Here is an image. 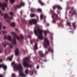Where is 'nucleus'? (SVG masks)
<instances>
[{
  "label": "nucleus",
  "mask_w": 77,
  "mask_h": 77,
  "mask_svg": "<svg viewBox=\"0 0 77 77\" xmlns=\"http://www.w3.org/2000/svg\"><path fill=\"white\" fill-rule=\"evenodd\" d=\"M12 34L13 35V41H12V38L11 36H9L8 38V39L12 42V44H17V42L16 41V39L17 38V39L19 41H20L21 39H24V36L22 34H21L20 35V36H18L17 35H16L15 32H11Z\"/></svg>",
  "instance_id": "nucleus-1"
},
{
  "label": "nucleus",
  "mask_w": 77,
  "mask_h": 77,
  "mask_svg": "<svg viewBox=\"0 0 77 77\" xmlns=\"http://www.w3.org/2000/svg\"><path fill=\"white\" fill-rule=\"evenodd\" d=\"M14 68L15 70H19L20 72L19 75L21 77H26V75L24 74L23 72V67L21 63H19L17 65H15L14 66Z\"/></svg>",
  "instance_id": "nucleus-2"
},
{
  "label": "nucleus",
  "mask_w": 77,
  "mask_h": 77,
  "mask_svg": "<svg viewBox=\"0 0 77 77\" xmlns=\"http://www.w3.org/2000/svg\"><path fill=\"white\" fill-rule=\"evenodd\" d=\"M34 32L35 35L38 36V38L37 39V41H39V39H43V37L42 34V30L40 29L39 28H38L37 31L36 30V29L34 30Z\"/></svg>",
  "instance_id": "nucleus-3"
},
{
  "label": "nucleus",
  "mask_w": 77,
  "mask_h": 77,
  "mask_svg": "<svg viewBox=\"0 0 77 77\" xmlns=\"http://www.w3.org/2000/svg\"><path fill=\"white\" fill-rule=\"evenodd\" d=\"M9 14L10 15H11V17H9V16H8V14L6 13L5 14V16H4L5 18L7 19L6 20V21L8 23H11V22L9 21V19H12V18H13V16H14V13L12 12H10Z\"/></svg>",
  "instance_id": "nucleus-4"
},
{
  "label": "nucleus",
  "mask_w": 77,
  "mask_h": 77,
  "mask_svg": "<svg viewBox=\"0 0 77 77\" xmlns=\"http://www.w3.org/2000/svg\"><path fill=\"white\" fill-rule=\"evenodd\" d=\"M27 60H29V58L28 57L25 58L23 59V65L24 67H30L32 68V65H29L27 63Z\"/></svg>",
  "instance_id": "nucleus-5"
},
{
  "label": "nucleus",
  "mask_w": 77,
  "mask_h": 77,
  "mask_svg": "<svg viewBox=\"0 0 77 77\" xmlns=\"http://www.w3.org/2000/svg\"><path fill=\"white\" fill-rule=\"evenodd\" d=\"M52 17L53 18L52 22L54 23H56V20H59L60 19L59 17H58V15L54 13H53L52 15Z\"/></svg>",
  "instance_id": "nucleus-6"
},
{
  "label": "nucleus",
  "mask_w": 77,
  "mask_h": 77,
  "mask_svg": "<svg viewBox=\"0 0 77 77\" xmlns=\"http://www.w3.org/2000/svg\"><path fill=\"white\" fill-rule=\"evenodd\" d=\"M45 44H44V47L45 48H47L48 46L50 45V43H49V41L48 40L47 38H45Z\"/></svg>",
  "instance_id": "nucleus-7"
},
{
  "label": "nucleus",
  "mask_w": 77,
  "mask_h": 77,
  "mask_svg": "<svg viewBox=\"0 0 77 77\" xmlns=\"http://www.w3.org/2000/svg\"><path fill=\"white\" fill-rule=\"evenodd\" d=\"M37 20L35 19H32L30 20L29 22V23L30 24V25H32V24H36V23Z\"/></svg>",
  "instance_id": "nucleus-8"
},
{
  "label": "nucleus",
  "mask_w": 77,
  "mask_h": 77,
  "mask_svg": "<svg viewBox=\"0 0 77 77\" xmlns=\"http://www.w3.org/2000/svg\"><path fill=\"white\" fill-rule=\"evenodd\" d=\"M0 7H1L2 10H5V8H7V4L4 3L3 5L0 2Z\"/></svg>",
  "instance_id": "nucleus-9"
},
{
  "label": "nucleus",
  "mask_w": 77,
  "mask_h": 77,
  "mask_svg": "<svg viewBox=\"0 0 77 77\" xmlns=\"http://www.w3.org/2000/svg\"><path fill=\"white\" fill-rule=\"evenodd\" d=\"M4 44V43H2V45H3V46H4V47H6V46L7 45H9L10 46L11 48H13V46H12V45L11 44L9 43V42H7L5 44V45Z\"/></svg>",
  "instance_id": "nucleus-10"
},
{
  "label": "nucleus",
  "mask_w": 77,
  "mask_h": 77,
  "mask_svg": "<svg viewBox=\"0 0 77 77\" xmlns=\"http://www.w3.org/2000/svg\"><path fill=\"white\" fill-rule=\"evenodd\" d=\"M53 9H55L56 8H58L59 10L62 9V8L59 5H55L53 7Z\"/></svg>",
  "instance_id": "nucleus-11"
},
{
  "label": "nucleus",
  "mask_w": 77,
  "mask_h": 77,
  "mask_svg": "<svg viewBox=\"0 0 77 77\" xmlns=\"http://www.w3.org/2000/svg\"><path fill=\"white\" fill-rule=\"evenodd\" d=\"M24 3L23 2H21V4L19 5V6L18 5H15L14 6V8L15 9H17V8H21L22 6H24Z\"/></svg>",
  "instance_id": "nucleus-12"
},
{
  "label": "nucleus",
  "mask_w": 77,
  "mask_h": 77,
  "mask_svg": "<svg viewBox=\"0 0 77 77\" xmlns=\"http://www.w3.org/2000/svg\"><path fill=\"white\" fill-rule=\"evenodd\" d=\"M2 67H3L4 70H6L7 69V66L5 64H2L0 65V68H2Z\"/></svg>",
  "instance_id": "nucleus-13"
},
{
  "label": "nucleus",
  "mask_w": 77,
  "mask_h": 77,
  "mask_svg": "<svg viewBox=\"0 0 77 77\" xmlns=\"http://www.w3.org/2000/svg\"><path fill=\"white\" fill-rule=\"evenodd\" d=\"M38 53L39 55H40V56L42 57H44V56H45V54H43L42 51H39L38 52Z\"/></svg>",
  "instance_id": "nucleus-14"
},
{
  "label": "nucleus",
  "mask_w": 77,
  "mask_h": 77,
  "mask_svg": "<svg viewBox=\"0 0 77 77\" xmlns=\"http://www.w3.org/2000/svg\"><path fill=\"white\" fill-rule=\"evenodd\" d=\"M68 9H71V10L69 12V14H70V13H71V12H72V13H73V11H75L74 10V7H69L68 8Z\"/></svg>",
  "instance_id": "nucleus-15"
},
{
  "label": "nucleus",
  "mask_w": 77,
  "mask_h": 77,
  "mask_svg": "<svg viewBox=\"0 0 77 77\" xmlns=\"http://www.w3.org/2000/svg\"><path fill=\"white\" fill-rule=\"evenodd\" d=\"M19 50L18 48H17L15 51V54L16 56L19 55Z\"/></svg>",
  "instance_id": "nucleus-16"
},
{
  "label": "nucleus",
  "mask_w": 77,
  "mask_h": 77,
  "mask_svg": "<svg viewBox=\"0 0 77 77\" xmlns=\"http://www.w3.org/2000/svg\"><path fill=\"white\" fill-rule=\"evenodd\" d=\"M38 2L41 6H44V3L41 0H38Z\"/></svg>",
  "instance_id": "nucleus-17"
},
{
  "label": "nucleus",
  "mask_w": 77,
  "mask_h": 77,
  "mask_svg": "<svg viewBox=\"0 0 77 77\" xmlns=\"http://www.w3.org/2000/svg\"><path fill=\"white\" fill-rule=\"evenodd\" d=\"M73 13H72L71 14V16H72L74 14L76 16H77V12H76V11L75 10H73Z\"/></svg>",
  "instance_id": "nucleus-18"
},
{
  "label": "nucleus",
  "mask_w": 77,
  "mask_h": 77,
  "mask_svg": "<svg viewBox=\"0 0 77 77\" xmlns=\"http://www.w3.org/2000/svg\"><path fill=\"white\" fill-rule=\"evenodd\" d=\"M48 51H50L51 53H53V49L51 47H49L48 49Z\"/></svg>",
  "instance_id": "nucleus-19"
},
{
  "label": "nucleus",
  "mask_w": 77,
  "mask_h": 77,
  "mask_svg": "<svg viewBox=\"0 0 77 77\" xmlns=\"http://www.w3.org/2000/svg\"><path fill=\"white\" fill-rule=\"evenodd\" d=\"M73 27L74 29H75V28H76V25L75 24V22H73L72 23Z\"/></svg>",
  "instance_id": "nucleus-20"
},
{
  "label": "nucleus",
  "mask_w": 77,
  "mask_h": 77,
  "mask_svg": "<svg viewBox=\"0 0 77 77\" xmlns=\"http://www.w3.org/2000/svg\"><path fill=\"white\" fill-rule=\"evenodd\" d=\"M35 48L36 49H38V44L37 43H35Z\"/></svg>",
  "instance_id": "nucleus-21"
},
{
  "label": "nucleus",
  "mask_w": 77,
  "mask_h": 77,
  "mask_svg": "<svg viewBox=\"0 0 77 77\" xmlns=\"http://www.w3.org/2000/svg\"><path fill=\"white\" fill-rule=\"evenodd\" d=\"M11 26L13 27H14L15 26V23L13 22L11 24Z\"/></svg>",
  "instance_id": "nucleus-22"
},
{
  "label": "nucleus",
  "mask_w": 77,
  "mask_h": 77,
  "mask_svg": "<svg viewBox=\"0 0 77 77\" xmlns=\"http://www.w3.org/2000/svg\"><path fill=\"white\" fill-rule=\"evenodd\" d=\"M29 70L28 69H27L25 71V72L26 73V74H28V72H29Z\"/></svg>",
  "instance_id": "nucleus-23"
},
{
  "label": "nucleus",
  "mask_w": 77,
  "mask_h": 77,
  "mask_svg": "<svg viewBox=\"0 0 77 77\" xmlns=\"http://www.w3.org/2000/svg\"><path fill=\"white\" fill-rule=\"evenodd\" d=\"M35 9L33 8H31V12H35Z\"/></svg>",
  "instance_id": "nucleus-24"
},
{
  "label": "nucleus",
  "mask_w": 77,
  "mask_h": 77,
  "mask_svg": "<svg viewBox=\"0 0 77 77\" xmlns=\"http://www.w3.org/2000/svg\"><path fill=\"white\" fill-rule=\"evenodd\" d=\"M47 33H48V31H44V33H45V36H47Z\"/></svg>",
  "instance_id": "nucleus-25"
},
{
  "label": "nucleus",
  "mask_w": 77,
  "mask_h": 77,
  "mask_svg": "<svg viewBox=\"0 0 77 77\" xmlns=\"http://www.w3.org/2000/svg\"><path fill=\"white\" fill-rule=\"evenodd\" d=\"M37 11L38 12H42V10L41 9L38 8L37 9Z\"/></svg>",
  "instance_id": "nucleus-26"
},
{
  "label": "nucleus",
  "mask_w": 77,
  "mask_h": 77,
  "mask_svg": "<svg viewBox=\"0 0 77 77\" xmlns=\"http://www.w3.org/2000/svg\"><path fill=\"white\" fill-rule=\"evenodd\" d=\"M2 23L0 22V30L2 29ZM1 33V32H0V34Z\"/></svg>",
  "instance_id": "nucleus-27"
},
{
  "label": "nucleus",
  "mask_w": 77,
  "mask_h": 77,
  "mask_svg": "<svg viewBox=\"0 0 77 77\" xmlns=\"http://www.w3.org/2000/svg\"><path fill=\"white\" fill-rule=\"evenodd\" d=\"M44 17V15L42 14H41L40 15V19L41 20H42Z\"/></svg>",
  "instance_id": "nucleus-28"
},
{
  "label": "nucleus",
  "mask_w": 77,
  "mask_h": 77,
  "mask_svg": "<svg viewBox=\"0 0 77 77\" xmlns=\"http://www.w3.org/2000/svg\"><path fill=\"white\" fill-rule=\"evenodd\" d=\"M7 60H9L11 61V60H12V58H11L10 57H9L7 58Z\"/></svg>",
  "instance_id": "nucleus-29"
},
{
  "label": "nucleus",
  "mask_w": 77,
  "mask_h": 77,
  "mask_svg": "<svg viewBox=\"0 0 77 77\" xmlns=\"http://www.w3.org/2000/svg\"><path fill=\"white\" fill-rule=\"evenodd\" d=\"M67 24L69 26V27H71V23L69 22H67Z\"/></svg>",
  "instance_id": "nucleus-30"
},
{
  "label": "nucleus",
  "mask_w": 77,
  "mask_h": 77,
  "mask_svg": "<svg viewBox=\"0 0 77 77\" xmlns=\"http://www.w3.org/2000/svg\"><path fill=\"white\" fill-rule=\"evenodd\" d=\"M15 2V0H10V2L11 3H13Z\"/></svg>",
  "instance_id": "nucleus-31"
},
{
  "label": "nucleus",
  "mask_w": 77,
  "mask_h": 77,
  "mask_svg": "<svg viewBox=\"0 0 77 77\" xmlns=\"http://www.w3.org/2000/svg\"><path fill=\"white\" fill-rule=\"evenodd\" d=\"M3 34H5V33H7V31H2Z\"/></svg>",
  "instance_id": "nucleus-32"
},
{
  "label": "nucleus",
  "mask_w": 77,
  "mask_h": 77,
  "mask_svg": "<svg viewBox=\"0 0 77 77\" xmlns=\"http://www.w3.org/2000/svg\"><path fill=\"white\" fill-rule=\"evenodd\" d=\"M35 14H32L31 15V17H35Z\"/></svg>",
  "instance_id": "nucleus-33"
},
{
  "label": "nucleus",
  "mask_w": 77,
  "mask_h": 77,
  "mask_svg": "<svg viewBox=\"0 0 77 77\" xmlns=\"http://www.w3.org/2000/svg\"><path fill=\"white\" fill-rule=\"evenodd\" d=\"M33 41H34V40H30V43H31V44H32V42H33Z\"/></svg>",
  "instance_id": "nucleus-34"
},
{
  "label": "nucleus",
  "mask_w": 77,
  "mask_h": 77,
  "mask_svg": "<svg viewBox=\"0 0 77 77\" xmlns=\"http://www.w3.org/2000/svg\"><path fill=\"white\" fill-rule=\"evenodd\" d=\"M12 77H15V73H13L12 75Z\"/></svg>",
  "instance_id": "nucleus-35"
},
{
  "label": "nucleus",
  "mask_w": 77,
  "mask_h": 77,
  "mask_svg": "<svg viewBox=\"0 0 77 77\" xmlns=\"http://www.w3.org/2000/svg\"><path fill=\"white\" fill-rule=\"evenodd\" d=\"M14 64H15V62H13L12 63H11V65H14Z\"/></svg>",
  "instance_id": "nucleus-36"
},
{
  "label": "nucleus",
  "mask_w": 77,
  "mask_h": 77,
  "mask_svg": "<svg viewBox=\"0 0 77 77\" xmlns=\"http://www.w3.org/2000/svg\"><path fill=\"white\" fill-rule=\"evenodd\" d=\"M48 51H46L45 52V54H48Z\"/></svg>",
  "instance_id": "nucleus-37"
},
{
  "label": "nucleus",
  "mask_w": 77,
  "mask_h": 77,
  "mask_svg": "<svg viewBox=\"0 0 77 77\" xmlns=\"http://www.w3.org/2000/svg\"><path fill=\"white\" fill-rule=\"evenodd\" d=\"M30 74H31V75H33V71L31 72Z\"/></svg>",
  "instance_id": "nucleus-38"
},
{
  "label": "nucleus",
  "mask_w": 77,
  "mask_h": 77,
  "mask_svg": "<svg viewBox=\"0 0 77 77\" xmlns=\"http://www.w3.org/2000/svg\"><path fill=\"white\" fill-rule=\"evenodd\" d=\"M27 36L29 38H31V36H30V35H27Z\"/></svg>",
  "instance_id": "nucleus-39"
},
{
  "label": "nucleus",
  "mask_w": 77,
  "mask_h": 77,
  "mask_svg": "<svg viewBox=\"0 0 77 77\" xmlns=\"http://www.w3.org/2000/svg\"><path fill=\"white\" fill-rule=\"evenodd\" d=\"M39 65H38L36 67V68L37 69H39Z\"/></svg>",
  "instance_id": "nucleus-40"
},
{
  "label": "nucleus",
  "mask_w": 77,
  "mask_h": 77,
  "mask_svg": "<svg viewBox=\"0 0 77 77\" xmlns=\"http://www.w3.org/2000/svg\"><path fill=\"white\" fill-rule=\"evenodd\" d=\"M3 29H6V27H5V26H3Z\"/></svg>",
  "instance_id": "nucleus-41"
},
{
  "label": "nucleus",
  "mask_w": 77,
  "mask_h": 77,
  "mask_svg": "<svg viewBox=\"0 0 77 77\" xmlns=\"http://www.w3.org/2000/svg\"><path fill=\"white\" fill-rule=\"evenodd\" d=\"M4 38L5 39H6V36L5 35L4 36Z\"/></svg>",
  "instance_id": "nucleus-42"
},
{
  "label": "nucleus",
  "mask_w": 77,
  "mask_h": 77,
  "mask_svg": "<svg viewBox=\"0 0 77 77\" xmlns=\"http://www.w3.org/2000/svg\"><path fill=\"white\" fill-rule=\"evenodd\" d=\"M2 62V59H0V62Z\"/></svg>",
  "instance_id": "nucleus-43"
},
{
  "label": "nucleus",
  "mask_w": 77,
  "mask_h": 77,
  "mask_svg": "<svg viewBox=\"0 0 77 77\" xmlns=\"http://www.w3.org/2000/svg\"><path fill=\"white\" fill-rule=\"evenodd\" d=\"M5 1L6 2H8V0H5Z\"/></svg>",
  "instance_id": "nucleus-44"
},
{
  "label": "nucleus",
  "mask_w": 77,
  "mask_h": 77,
  "mask_svg": "<svg viewBox=\"0 0 77 77\" xmlns=\"http://www.w3.org/2000/svg\"><path fill=\"white\" fill-rule=\"evenodd\" d=\"M47 26H49V24L48 23L47 24Z\"/></svg>",
  "instance_id": "nucleus-45"
},
{
  "label": "nucleus",
  "mask_w": 77,
  "mask_h": 77,
  "mask_svg": "<svg viewBox=\"0 0 77 77\" xmlns=\"http://www.w3.org/2000/svg\"><path fill=\"white\" fill-rule=\"evenodd\" d=\"M15 30H16V31H18V29H15Z\"/></svg>",
  "instance_id": "nucleus-46"
},
{
  "label": "nucleus",
  "mask_w": 77,
  "mask_h": 77,
  "mask_svg": "<svg viewBox=\"0 0 77 77\" xmlns=\"http://www.w3.org/2000/svg\"><path fill=\"white\" fill-rule=\"evenodd\" d=\"M6 51H7V50H6V49H5V53H6Z\"/></svg>",
  "instance_id": "nucleus-47"
},
{
  "label": "nucleus",
  "mask_w": 77,
  "mask_h": 77,
  "mask_svg": "<svg viewBox=\"0 0 77 77\" xmlns=\"http://www.w3.org/2000/svg\"><path fill=\"white\" fill-rule=\"evenodd\" d=\"M2 53V51L1 50V49H0V53Z\"/></svg>",
  "instance_id": "nucleus-48"
},
{
  "label": "nucleus",
  "mask_w": 77,
  "mask_h": 77,
  "mask_svg": "<svg viewBox=\"0 0 77 77\" xmlns=\"http://www.w3.org/2000/svg\"><path fill=\"white\" fill-rule=\"evenodd\" d=\"M11 56V57H12V58L13 57V56H14V55H12Z\"/></svg>",
  "instance_id": "nucleus-49"
},
{
  "label": "nucleus",
  "mask_w": 77,
  "mask_h": 77,
  "mask_svg": "<svg viewBox=\"0 0 77 77\" xmlns=\"http://www.w3.org/2000/svg\"><path fill=\"white\" fill-rule=\"evenodd\" d=\"M2 13V11L1 10H0V14H1Z\"/></svg>",
  "instance_id": "nucleus-50"
},
{
  "label": "nucleus",
  "mask_w": 77,
  "mask_h": 77,
  "mask_svg": "<svg viewBox=\"0 0 77 77\" xmlns=\"http://www.w3.org/2000/svg\"><path fill=\"white\" fill-rule=\"evenodd\" d=\"M44 61V62H47V60H45Z\"/></svg>",
  "instance_id": "nucleus-51"
},
{
  "label": "nucleus",
  "mask_w": 77,
  "mask_h": 77,
  "mask_svg": "<svg viewBox=\"0 0 77 77\" xmlns=\"http://www.w3.org/2000/svg\"><path fill=\"white\" fill-rule=\"evenodd\" d=\"M1 15H3V14H1Z\"/></svg>",
  "instance_id": "nucleus-52"
},
{
  "label": "nucleus",
  "mask_w": 77,
  "mask_h": 77,
  "mask_svg": "<svg viewBox=\"0 0 77 77\" xmlns=\"http://www.w3.org/2000/svg\"><path fill=\"white\" fill-rule=\"evenodd\" d=\"M20 13H21V14H22V11H21L20 12Z\"/></svg>",
  "instance_id": "nucleus-53"
},
{
  "label": "nucleus",
  "mask_w": 77,
  "mask_h": 77,
  "mask_svg": "<svg viewBox=\"0 0 77 77\" xmlns=\"http://www.w3.org/2000/svg\"><path fill=\"white\" fill-rule=\"evenodd\" d=\"M31 33L32 34H33V32H31Z\"/></svg>",
  "instance_id": "nucleus-54"
},
{
  "label": "nucleus",
  "mask_w": 77,
  "mask_h": 77,
  "mask_svg": "<svg viewBox=\"0 0 77 77\" xmlns=\"http://www.w3.org/2000/svg\"><path fill=\"white\" fill-rule=\"evenodd\" d=\"M42 63V62H41V63Z\"/></svg>",
  "instance_id": "nucleus-55"
},
{
  "label": "nucleus",
  "mask_w": 77,
  "mask_h": 77,
  "mask_svg": "<svg viewBox=\"0 0 77 77\" xmlns=\"http://www.w3.org/2000/svg\"><path fill=\"white\" fill-rule=\"evenodd\" d=\"M57 12L58 13L59 12V11H57Z\"/></svg>",
  "instance_id": "nucleus-56"
},
{
  "label": "nucleus",
  "mask_w": 77,
  "mask_h": 77,
  "mask_svg": "<svg viewBox=\"0 0 77 77\" xmlns=\"http://www.w3.org/2000/svg\"><path fill=\"white\" fill-rule=\"evenodd\" d=\"M60 0V1H62V0Z\"/></svg>",
  "instance_id": "nucleus-57"
},
{
  "label": "nucleus",
  "mask_w": 77,
  "mask_h": 77,
  "mask_svg": "<svg viewBox=\"0 0 77 77\" xmlns=\"http://www.w3.org/2000/svg\"><path fill=\"white\" fill-rule=\"evenodd\" d=\"M51 12H52V11H51Z\"/></svg>",
  "instance_id": "nucleus-58"
}]
</instances>
